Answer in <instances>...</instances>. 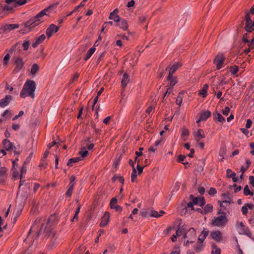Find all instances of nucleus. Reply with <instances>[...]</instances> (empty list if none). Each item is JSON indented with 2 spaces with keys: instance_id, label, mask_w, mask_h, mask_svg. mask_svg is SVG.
Segmentation results:
<instances>
[{
  "instance_id": "nucleus-22",
  "label": "nucleus",
  "mask_w": 254,
  "mask_h": 254,
  "mask_svg": "<svg viewBox=\"0 0 254 254\" xmlns=\"http://www.w3.org/2000/svg\"><path fill=\"white\" fill-rule=\"evenodd\" d=\"M184 234V238L186 239L188 237L187 234L186 233V231L185 229L182 228H179L178 229L176 232V235L177 237L181 236L182 235Z\"/></svg>"
},
{
  "instance_id": "nucleus-35",
  "label": "nucleus",
  "mask_w": 254,
  "mask_h": 254,
  "mask_svg": "<svg viewBox=\"0 0 254 254\" xmlns=\"http://www.w3.org/2000/svg\"><path fill=\"white\" fill-rule=\"evenodd\" d=\"M39 70V66L37 64H34L31 68V73L32 75H35L36 73Z\"/></svg>"
},
{
  "instance_id": "nucleus-34",
  "label": "nucleus",
  "mask_w": 254,
  "mask_h": 254,
  "mask_svg": "<svg viewBox=\"0 0 254 254\" xmlns=\"http://www.w3.org/2000/svg\"><path fill=\"white\" fill-rule=\"evenodd\" d=\"M212 210L213 206L210 204H207L206 206H205L204 208V212L205 214L208 212H212Z\"/></svg>"
},
{
  "instance_id": "nucleus-64",
  "label": "nucleus",
  "mask_w": 254,
  "mask_h": 254,
  "mask_svg": "<svg viewBox=\"0 0 254 254\" xmlns=\"http://www.w3.org/2000/svg\"><path fill=\"white\" fill-rule=\"evenodd\" d=\"M249 180L250 184L252 185V186L254 187V177L253 176H250Z\"/></svg>"
},
{
  "instance_id": "nucleus-31",
  "label": "nucleus",
  "mask_w": 254,
  "mask_h": 254,
  "mask_svg": "<svg viewBox=\"0 0 254 254\" xmlns=\"http://www.w3.org/2000/svg\"><path fill=\"white\" fill-rule=\"evenodd\" d=\"M249 22H252L250 14V12H246V25L244 27V29L248 28V24Z\"/></svg>"
},
{
  "instance_id": "nucleus-47",
  "label": "nucleus",
  "mask_w": 254,
  "mask_h": 254,
  "mask_svg": "<svg viewBox=\"0 0 254 254\" xmlns=\"http://www.w3.org/2000/svg\"><path fill=\"white\" fill-rule=\"evenodd\" d=\"M209 234V231L207 228H204L203 229L202 231L201 232V234L200 236H202L204 238H206Z\"/></svg>"
},
{
  "instance_id": "nucleus-37",
  "label": "nucleus",
  "mask_w": 254,
  "mask_h": 254,
  "mask_svg": "<svg viewBox=\"0 0 254 254\" xmlns=\"http://www.w3.org/2000/svg\"><path fill=\"white\" fill-rule=\"evenodd\" d=\"M183 101V94L179 93V95L178 96L176 100V103L179 106L181 105V104Z\"/></svg>"
},
{
  "instance_id": "nucleus-62",
  "label": "nucleus",
  "mask_w": 254,
  "mask_h": 254,
  "mask_svg": "<svg viewBox=\"0 0 254 254\" xmlns=\"http://www.w3.org/2000/svg\"><path fill=\"white\" fill-rule=\"evenodd\" d=\"M111 116H108V117H106V118H105L104 119L103 123L106 125H108L109 124L110 121L111 120Z\"/></svg>"
},
{
  "instance_id": "nucleus-40",
  "label": "nucleus",
  "mask_w": 254,
  "mask_h": 254,
  "mask_svg": "<svg viewBox=\"0 0 254 254\" xmlns=\"http://www.w3.org/2000/svg\"><path fill=\"white\" fill-rule=\"evenodd\" d=\"M238 67L236 65L230 67V72L231 74L235 75L238 71Z\"/></svg>"
},
{
  "instance_id": "nucleus-2",
  "label": "nucleus",
  "mask_w": 254,
  "mask_h": 254,
  "mask_svg": "<svg viewBox=\"0 0 254 254\" xmlns=\"http://www.w3.org/2000/svg\"><path fill=\"white\" fill-rule=\"evenodd\" d=\"M36 89V84L33 80H28L24 83L22 90L20 93V96L22 98H25L29 96L32 99L35 97V91Z\"/></svg>"
},
{
  "instance_id": "nucleus-61",
  "label": "nucleus",
  "mask_w": 254,
  "mask_h": 254,
  "mask_svg": "<svg viewBox=\"0 0 254 254\" xmlns=\"http://www.w3.org/2000/svg\"><path fill=\"white\" fill-rule=\"evenodd\" d=\"M24 114V112L23 111H20L19 112V114L18 115H16L13 118V120H16L19 117L22 116Z\"/></svg>"
},
{
  "instance_id": "nucleus-29",
  "label": "nucleus",
  "mask_w": 254,
  "mask_h": 254,
  "mask_svg": "<svg viewBox=\"0 0 254 254\" xmlns=\"http://www.w3.org/2000/svg\"><path fill=\"white\" fill-rule=\"evenodd\" d=\"M213 116L214 119H217L218 122L220 123H224L225 121V118L222 117V116L218 113H216L215 114H213Z\"/></svg>"
},
{
  "instance_id": "nucleus-5",
  "label": "nucleus",
  "mask_w": 254,
  "mask_h": 254,
  "mask_svg": "<svg viewBox=\"0 0 254 254\" xmlns=\"http://www.w3.org/2000/svg\"><path fill=\"white\" fill-rule=\"evenodd\" d=\"M186 233L188 235L189 240H187L185 243V245L186 246H188L189 244L194 242L196 238V232L195 230L193 228H190L188 232Z\"/></svg>"
},
{
  "instance_id": "nucleus-9",
  "label": "nucleus",
  "mask_w": 254,
  "mask_h": 254,
  "mask_svg": "<svg viewBox=\"0 0 254 254\" xmlns=\"http://www.w3.org/2000/svg\"><path fill=\"white\" fill-rule=\"evenodd\" d=\"M200 117L196 121L197 123H199L202 121H206L208 118H209L211 115V112L209 110H202L200 112Z\"/></svg>"
},
{
  "instance_id": "nucleus-25",
  "label": "nucleus",
  "mask_w": 254,
  "mask_h": 254,
  "mask_svg": "<svg viewBox=\"0 0 254 254\" xmlns=\"http://www.w3.org/2000/svg\"><path fill=\"white\" fill-rule=\"evenodd\" d=\"M208 88V86L207 84H205L203 85L202 88L199 91V94L201 95L203 98H205L207 95V91Z\"/></svg>"
},
{
  "instance_id": "nucleus-63",
  "label": "nucleus",
  "mask_w": 254,
  "mask_h": 254,
  "mask_svg": "<svg viewBox=\"0 0 254 254\" xmlns=\"http://www.w3.org/2000/svg\"><path fill=\"white\" fill-rule=\"evenodd\" d=\"M198 191L200 194H203L205 192L204 188L202 187H199L198 188Z\"/></svg>"
},
{
  "instance_id": "nucleus-10",
  "label": "nucleus",
  "mask_w": 254,
  "mask_h": 254,
  "mask_svg": "<svg viewBox=\"0 0 254 254\" xmlns=\"http://www.w3.org/2000/svg\"><path fill=\"white\" fill-rule=\"evenodd\" d=\"M75 176L73 175L71 176L70 178V183L68 186V190L66 192V195L67 196L70 197L72 194L73 187L75 183Z\"/></svg>"
},
{
  "instance_id": "nucleus-39",
  "label": "nucleus",
  "mask_w": 254,
  "mask_h": 254,
  "mask_svg": "<svg viewBox=\"0 0 254 254\" xmlns=\"http://www.w3.org/2000/svg\"><path fill=\"white\" fill-rule=\"evenodd\" d=\"M168 80L170 82V85L172 88L178 82L177 78L176 76Z\"/></svg>"
},
{
  "instance_id": "nucleus-11",
  "label": "nucleus",
  "mask_w": 254,
  "mask_h": 254,
  "mask_svg": "<svg viewBox=\"0 0 254 254\" xmlns=\"http://www.w3.org/2000/svg\"><path fill=\"white\" fill-rule=\"evenodd\" d=\"M45 38L46 36L44 34L35 37L33 41L32 46L34 48L37 47L39 44H41L44 41Z\"/></svg>"
},
{
  "instance_id": "nucleus-49",
  "label": "nucleus",
  "mask_w": 254,
  "mask_h": 254,
  "mask_svg": "<svg viewBox=\"0 0 254 254\" xmlns=\"http://www.w3.org/2000/svg\"><path fill=\"white\" fill-rule=\"evenodd\" d=\"M10 56L8 54H7L4 57L3 59V64L4 65H7L8 64V61L9 60Z\"/></svg>"
},
{
  "instance_id": "nucleus-23",
  "label": "nucleus",
  "mask_w": 254,
  "mask_h": 254,
  "mask_svg": "<svg viewBox=\"0 0 254 254\" xmlns=\"http://www.w3.org/2000/svg\"><path fill=\"white\" fill-rule=\"evenodd\" d=\"M129 81V76L127 73H125L123 75L122 79V85L123 88L126 87L127 84L128 83Z\"/></svg>"
},
{
  "instance_id": "nucleus-53",
  "label": "nucleus",
  "mask_w": 254,
  "mask_h": 254,
  "mask_svg": "<svg viewBox=\"0 0 254 254\" xmlns=\"http://www.w3.org/2000/svg\"><path fill=\"white\" fill-rule=\"evenodd\" d=\"M173 91V88L171 87H170L169 88H167L166 92L164 93V98L167 96V95H169L171 93V92H172Z\"/></svg>"
},
{
  "instance_id": "nucleus-33",
  "label": "nucleus",
  "mask_w": 254,
  "mask_h": 254,
  "mask_svg": "<svg viewBox=\"0 0 254 254\" xmlns=\"http://www.w3.org/2000/svg\"><path fill=\"white\" fill-rule=\"evenodd\" d=\"M204 248V245L202 243H199L194 247V250L196 252L199 253Z\"/></svg>"
},
{
  "instance_id": "nucleus-48",
  "label": "nucleus",
  "mask_w": 254,
  "mask_h": 254,
  "mask_svg": "<svg viewBox=\"0 0 254 254\" xmlns=\"http://www.w3.org/2000/svg\"><path fill=\"white\" fill-rule=\"evenodd\" d=\"M208 193L210 195H214L217 193V190L214 188H210Z\"/></svg>"
},
{
  "instance_id": "nucleus-21",
  "label": "nucleus",
  "mask_w": 254,
  "mask_h": 254,
  "mask_svg": "<svg viewBox=\"0 0 254 254\" xmlns=\"http://www.w3.org/2000/svg\"><path fill=\"white\" fill-rule=\"evenodd\" d=\"M118 22L119 23L117 24V26H119L121 28L124 30H127L128 28V24L125 19H121L120 21Z\"/></svg>"
},
{
  "instance_id": "nucleus-27",
  "label": "nucleus",
  "mask_w": 254,
  "mask_h": 254,
  "mask_svg": "<svg viewBox=\"0 0 254 254\" xmlns=\"http://www.w3.org/2000/svg\"><path fill=\"white\" fill-rule=\"evenodd\" d=\"M81 159L79 157H74L69 159L67 163L68 166H72L73 163H77Z\"/></svg>"
},
{
  "instance_id": "nucleus-51",
  "label": "nucleus",
  "mask_w": 254,
  "mask_h": 254,
  "mask_svg": "<svg viewBox=\"0 0 254 254\" xmlns=\"http://www.w3.org/2000/svg\"><path fill=\"white\" fill-rule=\"evenodd\" d=\"M13 6H14L13 5H10H10H5L3 6V9L4 11L11 10L13 7Z\"/></svg>"
},
{
  "instance_id": "nucleus-57",
  "label": "nucleus",
  "mask_w": 254,
  "mask_h": 254,
  "mask_svg": "<svg viewBox=\"0 0 254 254\" xmlns=\"http://www.w3.org/2000/svg\"><path fill=\"white\" fill-rule=\"evenodd\" d=\"M137 169L138 173L139 175H140V174H141L142 173V171L143 170V167L140 166L138 163L137 165Z\"/></svg>"
},
{
  "instance_id": "nucleus-4",
  "label": "nucleus",
  "mask_w": 254,
  "mask_h": 254,
  "mask_svg": "<svg viewBox=\"0 0 254 254\" xmlns=\"http://www.w3.org/2000/svg\"><path fill=\"white\" fill-rule=\"evenodd\" d=\"M190 198L191 199V201L188 203L187 207L191 208V209H194L193 205H199L202 206L205 204L204 198L202 196L194 197L191 194L190 195Z\"/></svg>"
},
{
  "instance_id": "nucleus-45",
  "label": "nucleus",
  "mask_w": 254,
  "mask_h": 254,
  "mask_svg": "<svg viewBox=\"0 0 254 254\" xmlns=\"http://www.w3.org/2000/svg\"><path fill=\"white\" fill-rule=\"evenodd\" d=\"M150 216L151 217L157 218L161 216V214H159V212H158L156 211L152 210L151 211V213L150 214Z\"/></svg>"
},
{
  "instance_id": "nucleus-43",
  "label": "nucleus",
  "mask_w": 254,
  "mask_h": 254,
  "mask_svg": "<svg viewBox=\"0 0 254 254\" xmlns=\"http://www.w3.org/2000/svg\"><path fill=\"white\" fill-rule=\"evenodd\" d=\"M136 171L135 168L132 169V172L131 175V180L132 182H134L135 178H136Z\"/></svg>"
},
{
  "instance_id": "nucleus-13",
  "label": "nucleus",
  "mask_w": 254,
  "mask_h": 254,
  "mask_svg": "<svg viewBox=\"0 0 254 254\" xmlns=\"http://www.w3.org/2000/svg\"><path fill=\"white\" fill-rule=\"evenodd\" d=\"M193 134L197 142H199L201 138L205 137L204 131L202 129H198L197 131H194Z\"/></svg>"
},
{
  "instance_id": "nucleus-17",
  "label": "nucleus",
  "mask_w": 254,
  "mask_h": 254,
  "mask_svg": "<svg viewBox=\"0 0 254 254\" xmlns=\"http://www.w3.org/2000/svg\"><path fill=\"white\" fill-rule=\"evenodd\" d=\"M3 147L5 150L9 151L13 149L12 143L8 139H4L2 141Z\"/></svg>"
},
{
  "instance_id": "nucleus-24",
  "label": "nucleus",
  "mask_w": 254,
  "mask_h": 254,
  "mask_svg": "<svg viewBox=\"0 0 254 254\" xmlns=\"http://www.w3.org/2000/svg\"><path fill=\"white\" fill-rule=\"evenodd\" d=\"M219 203L221 207L224 208V210H226L230 207L231 202L229 200H224L222 201H219Z\"/></svg>"
},
{
  "instance_id": "nucleus-56",
  "label": "nucleus",
  "mask_w": 254,
  "mask_h": 254,
  "mask_svg": "<svg viewBox=\"0 0 254 254\" xmlns=\"http://www.w3.org/2000/svg\"><path fill=\"white\" fill-rule=\"evenodd\" d=\"M252 121L250 119H248L247 120V123L246 125V128H250L252 126Z\"/></svg>"
},
{
  "instance_id": "nucleus-8",
  "label": "nucleus",
  "mask_w": 254,
  "mask_h": 254,
  "mask_svg": "<svg viewBox=\"0 0 254 254\" xmlns=\"http://www.w3.org/2000/svg\"><path fill=\"white\" fill-rule=\"evenodd\" d=\"M59 30V27L54 24H51L46 29V34L48 38H50L52 35Z\"/></svg>"
},
{
  "instance_id": "nucleus-19",
  "label": "nucleus",
  "mask_w": 254,
  "mask_h": 254,
  "mask_svg": "<svg viewBox=\"0 0 254 254\" xmlns=\"http://www.w3.org/2000/svg\"><path fill=\"white\" fill-rule=\"evenodd\" d=\"M19 27V25L18 24H6L2 27V29L4 31H10L12 30H13L16 28H18Z\"/></svg>"
},
{
  "instance_id": "nucleus-20",
  "label": "nucleus",
  "mask_w": 254,
  "mask_h": 254,
  "mask_svg": "<svg viewBox=\"0 0 254 254\" xmlns=\"http://www.w3.org/2000/svg\"><path fill=\"white\" fill-rule=\"evenodd\" d=\"M7 169L4 167L0 168V183L3 182L6 176Z\"/></svg>"
},
{
  "instance_id": "nucleus-46",
  "label": "nucleus",
  "mask_w": 254,
  "mask_h": 254,
  "mask_svg": "<svg viewBox=\"0 0 254 254\" xmlns=\"http://www.w3.org/2000/svg\"><path fill=\"white\" fill-rule=\"evenodd\" d=\"M3 117H5L6 119L10 118L11 117V113L8 110H6L2 114Z\"/></svg>"
},
{
  "instance_id": "nucleus-58",
  "label": "nucleus",
  "mask_w": 254,
  "mask_h": 254,
  "mask_svg": "<svg viewBox=\"0 0 254 254\" xmlns=\"http://www.w3.org/2000/svg\"><path fill=\"white\" fill-rule=\"evenodd\" d=\"M134 3H135L134 0H131L127 2V6L128 7H133L134 5Z\"/></svg>"
},
{
  "instance_id": "nucleus-3",
  "label": "nucleus",
  "mask_w": 254,
  "mask_h": 254,
  "mask_svg": "<svg viewBox=\"0 0 254 254\" xmlns=\"http://www.w3.org/2000/svg\"><path fill=\"white\" fill-rule=\"evenodd\" d=\"M218 213H221L222 215L215 218L212 220V224L218 227H223L227 223L228 219L224 212L221 213L219 211Z\"/></svg>"
},
{
  "instance_id": "nucleus-32",
  "label": "nucleus",
  "mask_w": 254,
  "mask_h": 254,
  "mask_svg": "<svg viewBox=\"0 0 254 254\" xmlns=\"http://www.w3.org/2000/svg\"><path fill=\"white\" fill-rule=\"evenodd\" d=\"M244 194L246 196H248L249 195L253 196L254 195V193L250 190L248 185H246L244 188Z\"/></svg>"
},
{
  "instance_id": "nucleus-41",
  "label": "nucleus",
  "mask_w": 254,
  "mask_h": 254,
  "mask_svg": "<svg viewBox=\"0 0 254 254\" xmlns=\"http://www.w3.org/2000/svg\"><path fill=\"white\" fill-rule=\"evenodd\" d=\"M79 154L81 156L82 158L85 157L88 154V151L85 148H82L81 151L79 152Z\"/></svg>"
},
{
  "instance_id": "nucleus-52",
  "label": "nucleus",
  "mask_w": 254,
  "mask_h": 254,
  "mask_svg": "<svg viewBox=\"0 0 254 254\" xmlns=\"http://www.w3.org/2000/svg\"><path fill=\"white\" fill-rule=\"evenodd\" d=\"M230 112V108L228 107H226L223 110L222 113L224 115L228 116Z\"/></svg>"
},
{
  "instance_id": "nucleus-1",
  "label": "nucleus",
  "mask_w": 254,
  "mask_h": 254,
  "mask_svg": "<svg viewBox=\"0 0 254 254\" xmlns=\"http://www.w3.org/2000/svg\"><path fill=\"white\" fill-rule=\"evenodd\" d=\"M52 7V6H49L48 8H45L41 11L38 14L33 17L30 19L28 21L23 24L24 27L26 30H31L36 26L40 24L42 22V18L45 15H46V12L48 10Z\"/></svg>"
},
{
  "instance_id": "nucleus-16",
  "label": "nucleus",
  "mask_w": 254,
  "mask_h": 254,
  "mask_svg": "<svg viewBox=\"0 0 254 254\" xmlns=\"http://www.w3.org/2000/svg\"><path fill=\"white\" fill-rule=\"evenodd\" d=\"M11 99V96L8 95H6L4 98L0 100V107L3 108L7 106L9 104Z\"/></svg>"
},
{
  "instance_id": "nucleus-28",
  "label": "nucleus",
  "mask_w": 254,
  "mask_h": 254,
  "mask_svg": "<svg viewBox=\"0 0 254 254\" xmlns=\"http://www.w3.org/2000/svg\"><path fill=\"white\" fill-rule=\"evenodd\" d=\"M109 18L110 19H112L114 20V21L116 22H118L120 21V17L119 15L117 14H115L113 13H110V14L109 15Z\"/></svg>"
},
{
  "instance_id": "nucleus-50",
  "label": "nucleus",
  "mask_w": 254,
  "mask_h": 254,
  "mask_svg": "<svg viewBox=\"0 0 254 254\" xmlns=\"http://www.w3.org/2000/svg\"><path fill=\"white\" fill-rule=\"evenodd\" d=\"M248 207L246 206L245 204L242 207L241 211L243 215H247V214L248 213Z\"/></svg>"
},
{
  "instance_id": "nucleus-12",
  "label": "nucleus",
  "mask_w": 254,
  "mask_h": 254,
  "mask_svg": "<svg viewBox=\"0 0 254 254\" xmlns=\"http://www.w3.org/2000/svg\"><path fill=\"white\" fill-rule=\"evenodd\" d=\"M15 69L17 71L21 70L24 66V62L21 58H17L14 61Z\"/></svg>"
},
{
  "instance_id": "nucleus-15",
  "label": "nucleus",
  "mask_w": 254,
  "mask_h": 254,
  "mask_svg": "<svg viewBox=\"0 0 254 254\" xmlns=\"http://www.w3.org/2000/svg\"><path fill=\"white\" fill-rule=\"evenodd\" d=\"M27 0H5V2L7 4L13 5L14 6L17 5H22L26 3Z\"/></svg>"
},
{
  "instance_id": "nucleus-36",
  "label": "nucleus",
  "mask_w": 254,
  "mask_h": 254,
  "mask_svg": "<svg viewBox=\"0 0 254 254\" xmlns=\"http://www.w3.org/2000/svg\"><path fill=\"white\" fill-rule=\"evenodd\" d=\"M30 44V40H25L22 43V46L24 51H27Z\"/></svg>"
},
{
  "instance_id": "nucleus-14",
  "label": "nucleus",
  "mask_w": 254,
  "mask_h": 254,
  "mask_svg": "<svg viewBox=\"0 0 254 254\" xmlns=\"http://www.w3.org/2000/svg\"><path fill=\"white\" fill-rule=\"evenodd\" d=\"M110 217V216L109 213L108 211H106L104 215L102 217L100 226L101 227L106 226L109 221Z\"/></svg>"
},
{
  "instance_id": "nucleus-55",
  "label": "nucleus",
  "mask_w": 254,
  "mask_h": 254,
  "mask_svg": "<svg viewBox=\"0 0 254 254\" xmlns=\"http://www.w3.org/2000/svg\"><path fill=\"white\" fill-rule=\"evenodd\" d=\"M49 153V151L46 150V151H45V152H44V153L43 154V157H42V158L41 159L42 161H45V160L47 158V156H48Z\"/></svg>"
},
{
  "instance_id": "nucleus-60",
  "label": "nucleus",
  "mask_w": 254,
  "mask_h": 254,
  "mask_svg": "<svg viewBox=\"0 0 254 254\" xmlns=\"http://www.w3.org/2000/svg\"><path fill=\"white\" fill-rule=\"evenodd\" d=\"M230 176V178H232V180L234 182L236 183L238 181V178L236 177V174H232Z\"/></svg>"
},
{
  "instance_id": "nucleus-6",
  "label": "nucleus",
  "mask_w": 254,
  "mask_h": 254,
  "mask_svg": "<svg viewBox=\"0 0 254 254\" xmlns=\"http://www.w3.org/2000/svg\"><path fill=\"white\" fill-rule=\"evenodd\" d=\"M224 58L223 54H218L214 59L213 63L216 66L217 69H220L222 67V65L224 64Z\"/></svg>"
},
{
  "instance_id": "nucleus-59",
  "label": "nucleus",
  "mask_w": 254,
  "mask_h": 254,
  "mask_svg": "<svg viewBox=\"0 0 254 254\" xmlns=\"http://www.w3.org/2000/svg\"><path fill=\"white\" fill-rule=\"evenodd\" d=\"M112 209H114L116 211H118V212H121L122 211V207L118 205H116L115 206L113 207Z\"/></svg>"
},
{
  "instance_id": "nucleus-54",
  "label": "nucleus",
  "mask_w": 254,
  "mask_h": 254,
  "mask_svg": "<svg viewBox=\"0 0 254 254\" xmlns=\"http://www.w3.org/2000/svg\"><path fill=\"white\" fill-rule=\"evenodd\" d=\"M242 40L243 42L248 43L249 42V40L248 39V34L245 33L243 35Z\"/></svg>"
},
{
  "instance_id": "nucleus-30",
  "label": "nucleus",
  "mask_w": 254,
  "mask_h": 254,
  "mask_svg": "<svg viewBox=\"0 0 254 254\" xmlns=\"http://www.w3.org/2000/svg\"><path fill=\"white\" fill-rule=\"evenodd\" d=\"M96 48L95 47H92L90 48L87 52L86 54V56L84 58L85 61H87L93 54L94 52L95 51Z\"/></svg>"
},
{
  "instance_id": "nucleus-7",
  "label": "nucleus",
  "mask_w": 254,
  "mask_h": 254,
  "mask_svg": "<svg viewBox=\"0 0 254 254\" xmlns=\"http://www.w3.org/2000/svg\"><path fill=\"white\" fill-rule=\"evenodd\" d=\"M210 235L211 238L218 243L221 242L223 240L222 233L219 230L212 231Z\"/></svg>"
},
{
  "instance_id": "nucleus-44",
  "label": "nucleus",
  "mask_w": 254,
  "mask_h": 254,
  "mask_svg": "<svg viewBox=\"0 0 254 254\" xmlns=\"http://www.w3.org/2000/svg\"><path fill=\"white\" fill-rule=\"evenodd\" d=\"M189 131L188 129H187L186 128H183L182 129V135L183 136H188L189 135Z\"/></svg>"
},
{
  "instance_id": "nucleus-18",
  "label": "nucleus",
  "mask_w": 254,
  "mask_h": 254,
  "mask_svg": "<svg viewBox=\"0 0 254 254\" xmlns=\"http://www.w3.org/2000/svg\"><path fill=\"white\" fill-rule=\"evenodd\" d=\"M16 199L24 204L27 199L26 194L25 193H20V191H19L17 192Z\"/></svg>"
},
{
  "instance_id": "nucleus-42",
  "label": "nucleus",
  "mask_w": 254,
  "mask_h": 254,
  "mask_svg": "<svg viewBox=\"0 0 254 254\" xmlns=\"http://www.w3.org/2000/svg\"><path fill=\"white\" fill-rule=\"evenodd\" d=\"M117 198H115V197L112 198L111 199V200L110 201V205L111 208H112L113 207H114L116 205H117Z\"/></svg>"
},
{
  "instance_id": "nucleus-38",
  "label": "nucleus",
  "mask_w": 254,
  "mask_h": 254,
  "mask_svg": "<svg viewBox=\"0 0 254 254\" xmlns=\"http://www.w3.org/2000/svg\"><path fill=\"white\" fill-rule=\"evenodd\" d=\"M212 249L214 251V250L215 251L214 252V253L215 254H221V250L220 248H218L217 246L214 244L213 243L212 245Z\"/></svg>"
},
{
  "instance_id": "nucleus-26",
  "label": "nucleus",
  "mask_w": 254,
  "mask_h": 254,
  "mask_svg": "<svg viewBox=\"0 0 254 254\" xmlns=\"http://www.w3.org/2000/svg\"><path fill=\"white\" fill-rule=\"evenodd\" d=\"M182 65V64L181 63H179V62L175 63L171 67V68H170V70L171 71V72L175 73L177 70V69L179 67H180Z\"/></svg>"
}]
</instances>
